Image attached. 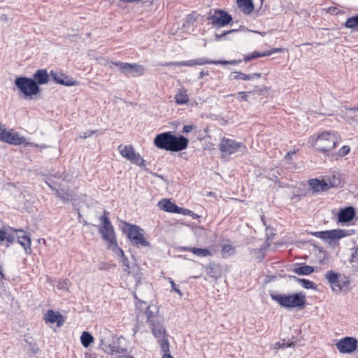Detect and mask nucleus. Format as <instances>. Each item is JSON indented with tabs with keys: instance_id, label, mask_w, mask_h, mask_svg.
Here are the masks:
<instances>
[{
	"instance_id": "20e7f679",
	"label": "nucleus",
	"mask_w": 358,
	"mask_h": 358,
	"mask_svg": "<svg viewBox=\"0 0 358 358\" xmlns=\"http://www.w3.org/2000/svg\"><path fill=\"white\" fill-rule=\"evenodd\" d=\"M271 297L282 307L289 310L293 308L301 310L306 303V296L303 292L293 294H272Z\"/></svg>"
},
{
	"instance_id": "4be33fe9",
	"label": "nucleus",
	"mask_w": 358,
	"mask_h": 358,
	"mask_svg": "<svg viewBox=\"0 0 358 358\" xmlns=\"http://www.w3.org/2000/svg\"><path fill=\"white\" fill-rule=\"evenodd\" d=\"M157 206L159 209L169 213H176L179 210V207L167 199L159 201Z\"/></svg>"
},
{
	"instance_id": "052dcab7",
	"label": "nucleus",
	"mask_w": 358,
	"mask_h": 358,
	"mask_svg": "<svg viewBox=\"0 0 358 358\" xmlns=\"http://www.w3.org/2000/svg\"><path fill=\"white\" fill-rule=\"evenodd\" d=\"M123 358H134L133 356L130 355L129 351L127 350V353L126 354V356H124Z\"/></svg>"
},
{
	"instance_id": "dca6fc26",
	"label": "nucleus",
	"mask_w": 358,
	"mask_h": 358,
	"mask_svg": "<svg viewBox=\"0 0 358 358\" xmlns=\"http://www.w3.org/2000/svg\"><path fill=\"white\" fill-rule=\"evenodd\" d=\"M336 347L341 353H351L356 350L357 341L352 337H345L337 343Z\"/></svg>"
},
{
	"instance_id": "79ce46f5",
	"label": "nucleus",
	"mask_w": 358,
	"mask_h": 358,
	"mask_svg": "<svg viewBox=\"0 0 358 358\" xmlns=\"http://www.w3.org/2000/svg\"><path fill=\"white\" fill-rule=\"evenodd\" d=\"M253 255L257 262H261L265 257V248L252 250Z\"/></svg>"
},
{
	"instance_id": "f8f14e48",
	"label": "nucleus",
	"mask_w": 358,
	"mask_h": 358,
	"mask_svg": "<svg viewBox=\"0 0 358 358\" xmlns=\"http://www.w3.org/2000/svg\"><path fill=\"white\" fill-rule=\"evenodd\" d=\"M352 233L350 232V230L345 229H333V230H327V231H316L314 233V236L320 238L322 240L329 241H335L339 240L343 237L351 235Z\"/></svg>"
},
{
	"instance_id": "7c9ffc66",
	"label": "nucleus",
	"mask_w": 358,
	"mask_h": 358,
	"mask_svg": "<svg viewBox=\"0 0 358 358\" xmlns=\"http://www.w3.org/2000/svg\"><path fill=\"white\" fill-rule=\"evenodd\" d=\"M176 102L178 104H185L188 102L189 98L187 94L186 90L179 89L177 94L175 96Z\"/></svg>"
},
{
	"instance_id": "9b49d317",
	"label": "nucleus",
	"mask_w": 358,
	"mask_h": 358,
	"mask_svg": "<svg viewBox=\"0 0 358 358\" xmlns=\"http://www.w3.org/2000/svg\"><path fill=\"white\" fill-rule=\"evenodd\" d=\"M118 150L124 158H126L131 163L140 166H145V160L140 156L138 153L135 152L131 145H119Z\"/></svg>"
},
{
	"instance_id": "338daca9",
	"label": "nucleus",
	"mask_w": 358,
	"mask_h": 358,
	"mask_svg": "<svg viewBox=\"0 0 358 358\" xmlns=\"http://www.w3.org/2000/svg\"><path fill=\"white\" fill-rule=\"evenodd\" d=\"M62 180L66 181V180H67V179L66 178V177H64V178H62Z\"/></svg>"
},
{
	"instance_id": "680f3d73",
	"label": "nucleus",
	"mask_w": 358,
	"mask_h": 358,
	"mask_svg": "<svg viewBox=\"0 0 358 358\" xmlns=\"http://www.w3.org/2000/svg\"><path fill=\"white\" fill-rule=\"evenodd\" d=\"M208 73H205L203 71L200 72V78H203V76H206Z\"/></svg>"
},
{
	"instance_id": "f3484780",
	"label": "nucleus",
	"mask_w": 358,
	"mask_h": 358,
	"mask_svg": "<svg viewBox=\"0 0 358 358\" xmlns=\"http://www.w3.org/2000/svg\"><path fill=\"white\" fill-rule=\"evenodd\" d=\"M308 185L314 192H324L335 186L331 182H327L325 180L317 178L309 180Z\"/></svg>"
},
{
	"instance_id": "f257e3e1",
	"label": "nucleus",
	"mask_w": 358,
	"mask_h": 358,
	"mask_svg": "<svg viewBox=\"0 0 358 358\" xmlns=\"http://www.w3.org/2000/svg\"><path fill=\"white\" fill-rule=\"evenodd\" d=\"M188 139L182 136L178 137L167 131L157 135L154 140L155 146L159 149L178 152L185 149L188 145Z\"/></svg>"
},
{
	"instance_id": "aec40b11",
	"label": "nucleus",
	"mask_w": 358,
	"mask_h": 358,
	"mask_svg": "<svg viewBox=\"0 0 358 358\" xmlns=\"http://www.w3.org/2000/svg\"><path fill=\"white\" fill-rule=\"evenodd\" d=\"M355 209L352 206H348L342 208L338 214V222L348 223L351 222L355 217Z\"/></svg>"
},
{
	"instance_id": "4c0bfd02",
	"label": "nucleus",
	"mask_w": 358,
	"mask_h": 358,
	"mask_svg": "<svg viewBox=\"0 0 358 358\" xmlns=\"http://www.w3.org/2000/svg\"><path fill=\"white\" fill-rule=\"evenodd\" d=\"M296 280L305 289H315V284L308 279L298 278L294 277Z\"/></svg>"
},
{
	"instance_id": "c9c22d12",
	"label": "nucleus",
	"mask_w": 358,
	"mask_h": 358,
	"mask_svg": "<svg viewBox=\"0 0 358 358\" xmlns=\"http://www.w3.org/2000/svg\"><path fill=\"white\" fill-rule=\"evenodd\" d=\"M236 252V248L231 245H225L222 247V255L224 258L229 257L234 255Z\"/></svg>"
},
{
	"instance_id": "6e6552de",
	"label": "nucleus",
	"mask_w": 358,
	"mask_h": 358,
	"mask_svg": "<svg viewBox=\"0 0 358 358\" xmlns=\"http://www.w3.org/2000/svg\"><path fill=\"white\" fill-rule=\"evenodd\" d=\"M15 84L24 96L31 99L38 95L41 91L39 86L32 78L18 77L15 79Z\"/></svg>"
},
{
	"instance_id": "8fccbe9b",
	"label": "nucleus",
	"mask_w": 358,
	"mask_h": 358,
	"mask_svg": "<svg viewBox=\"0 0 358 358\" xmlns=\"http://www.w3.org/2000/svg\"><path fill=\"white\" fill-rule=\"evenodd\" d=\"M164 65H167V66H186V61L171 62L166 63Z\"/></svg>"
},
{
	"instance_id": "69168bd1",
	"label": "nucleus",
	"mask_w": 358,
	"mask_h": 358,
	"mask_svg": "<svg viewBox=\"0 0 358 358\" xmlns=\"http://www.w3.org/2000/svg\"><path fill=\"white\" fill-rule=\"evenodd\" d=\"M191 216H192V217H194V218H196V217H199V216H198L196 214H195V213H194V215H191Z\"/></svg>"
},
{
	"instance_id": "de8ad7c7",
	"label": "nucleus",
	"mask_w": 358,
	"mask_h": 358,
	"mask_svg": "<svg viewBox=\"0 0 358 358\" xmlns=\"http://www.w3.org/2000/svg\"><path fill=\"white\" fill-rule=\"evenodd\" d=\"M169 282H170V284L171 285L172 290L174 291L175 292H176L177 294H178L180 296H182L183 294L178 289V287H177V285L174 282V281L173 280H171V278H169Z\"/></svg>"
},
{
	"instance_id": "5701e85b",
	"label": "nucleus",
	"mask_w": 358,
	"mask_h": 358,
	"mask_svg": "<svg viewBox=\"0 0 358 358\" xmlns=\"http://www.w3.org/2000/svg\"><path fill=\"white\" fill-rule=\"evenodd\" d=\"M44 320L52 324L57 323L58 327L63 324L62 315L59 313L54 312L52 310H48L44 316Z\"/></svg>"
},
{
	"instance_id": "1a4fd4ad",
	"label": "nucleus",
	"mask_w": 358,
	"mask_h": 358,
	"mask_svg": "<svg viewBox=\"0 0 358 358\" xmlns=\"http://www.w3.org/2000/svg\"><path fill=\"white\" fill-rule=\"evenodd\" d=\"M219 149L223 156L240 152L242 155L247 152V147L242 143L229 138H222Z\"/></svg>"
},
{
	"instance_id": "a18cd8bd",
	"label": "nucleus",
	"mask_w": 358,
	"mask_h": 358,
	"mask_svg": "<svg viewBox=\"0 0 358 358\" xmlns=\"http://www.w3.org/2000/svg\"><path fill=\"white\" fill-rule=\"evenodd\" d=\"M265 55H267V54L266 53L260 54L259 52H254L252 53L245 55L244 59L245 62H247V61H250L251 59H255V58H257V57H259L262 56H265Z\"/></svg>"
},
{
	"instance_id": "bb28decb",
	"label": "nucleus",
	"mask_w": 358,
	"mask_h": 358,
	"mask_svg": "<svg viewBox=\"0 0 358 358\" xmlns=\"http://www.w3.org/2000/svg\"><path fill=\"white\" fill-rule=\"evenodd\" d=\"M185 251H189L192 252L194 255L200 257H210L212 255L211 252L206 248H187L184 247L182 248Z\"/></svg>"
},
{
	"instance_id": "09e8293b",
	"label": "nucleus",
	"mask_w": 358,
	"mask_h": 358,
	"mask_svg": "<svg viewBox=\"0 0 358 358\" xmlns=\"http://www.w3.org/2000/svg\"><path fill=\"white\" fill-rule=\"evenodd\" d=\"M350 151V148L349 146L344 145L339 150H338V155L340 156H345L347 155Z\"/></svg>"
},
{
	"instance_id": "39448f33",
	"label": "nucleus",
	"mask_w": 358,
	"mask_h": 358,
	"mask_svg": "<svg viewBox=\"0 0 358 358\" xmlns=\"http://www.w3.org/2000/svg\"><path fill=\"white\" fill-rule=\"evenodd\" d=\"M62 178V175L56 174L48 178L45 182L64 203H73L76 200L77 195L74 190L70 189H65L64 184L58 182L57 180Z\"/></svg>"
},
{
	"instance_id": "412c9836",
	"label": "nucleus",
	"mask_w": 358,
	"mask_h": 358,
	"mask_svg": "<svg viewBox=\"0 0 358 358\" xmlns=\"http://www.w3.org/2000/svg\"><path fill=\"white\" fill-rule=\"evenodd\" d=\"M51 76L54 80L59 84L66 85V86H73L76 84V81L73 78H69L64 74L57 73V72H51Z\"/></svg>"
},
{
	"instance_id": "4d7b16f0",
	"label": "nucleus",
	"mask_w": 358,
	"mask_h": 358,
	"mask_svg": "<svg viewBox=\"0 0 358 358\" xmlns=\"http://www.w3.org/2000/svg\"><path fill=\"white\" fill-rule=\"evenodd\" d=\"M270 180H273V179L270 178ZM273 182H274L275 184H277V183H278V187H284V185H282L281 184V182H278V181L277 180V177H275V178L273 180Z\"/></svg>"
},
{
	"instance_id": "3c124183",
	"label": "nucleus",
	"mask_w": 358,
	"mask_h": 358,
	"mask_svg": "<svg viewBox=\"0 0 358 358\" xmlns=\"http://www.w3.org/2000/svg\"><path fill=\"white\" fill-rule=\"evenodd\" d=\"M176 213L182 214L185 215H194V213H193L192 210L188 209H185L179 207V210Z\"/></svg>"
},
{
	"instance_id": "ddd939ff",
	"label": "nucleus",
	"mask_w": 358,
	"mask_h": 358,
	"mask_svg": "<svg viewBox=\"0 0 358 358\" xmlns=\"http://www.w3.org/2000/svg\"><path fill=\"white\" fill-rule=\"evenodd\" d=\"M209 20L213 27L220 28L228 24L232 20V17L224 10H216L214 13L209 17Z\"/></svg>"
},
{
	"instance_id": "473e14b6",
	"label": "nucleus",
	"mask_w": 358,
	"mask_h": 358,
	"mask_svg": "<svg viewBox=\"0 0 358 358\" xmlns=\"http://www.w3.org/2000/svg\"><path fill=\"white\" fill-rule=\"evenodd\" d=\"M211 64V60H208L206 58H199L196 59H190L186 61V66H194L197 65H204Z\"/></svg>"
},
{
	"instance_id": "6ab92c4d",
	"label": "nucleus",
	"mask_w": 358,
	"mask_h": 358,
	"mask_svg": "<svg viewBox=\"0 0 358 358\" xmlns=\"http://www.w3.org/2000/svg\"><path fill=\"white\" fill-rule=\"evenodd\" d=\"M15 238L17 239V242L24 248L27 254L31 253V238L27 235L26 232L22 230H14Z\"/></svg>"
},
{
	"instance_id": "774afa93",
	"label": "nucleus",
	"mask_w": 358,
	"mask_h": 358,
	"mask_svg": "<svg viewBox=\"0 0 358 358\" xmlns=\"http://www.w3.org/2000/svg\"><path fill=\"white\" fill-rule=\"evenodd\" d=\"M357 110H358V108H357Z\"/></svg>"
},
{
	"instance_id": "5fc2aeb1",
	"label": "nucleus",
	"mask_w": 358,
	"mask_h": 358,
	"mask_svg": "<svg viewBox=\"0 0 358 358\" xmlns=\"http://www.w3.org/2000/svg\"><path fill=\"white\" fill-rule=\"evenodd\" d=\"M94 132H95L94 131H87V132L83 133V135L80 134V137L83 138H86L87 137L91 136L92 135V134H94Z\"/></svg>"
},
{
	"instance_id": "b1692460",
	"label": "nucleus",
	"mask_w": 358,
	"mask_h": 358,
	"mask_svg": "<svg viewBox=\"0 0 358 358\" xmlns=\"http://www.w3.org/2000/svg\"><path fill=\"white\" fill-rule=\"evenodd\" d=\"M260 76L259 74L257 73H252V74H245L239 71L231 72L229 74V78L230 80H252L255 78H259Z\"/></svg>"
},
{
	"instance_id": "ea45409f",
	"label": "nucleus",
	"mask_w": 358,
	"mask_h": 358,
	"mask_svg": "<svg viewBox=\"0 0 358 358\" xmlns=\"http://www.w3.org/2000/svg\"><path fill=\"white\" fill-rule=\"evenodd\" d=\"M158 342L161 347V350L164 352L163 355H170L169 353V343L168 339L166 337H163L162 338L158 339Z\"/></svg>"
},
{
	"instance_id": "a19ab883",
	"label": "nucleus",
	"mask_w": 358,
	"mask_h": 358,
	"mask_svg": "<svg viewBox=\"0 0 358 358\" xmlns=\"http://www.w3.org/2000/svg\"><path fill=\"white\" fill-rule=\"evenodd\" d=\"M58 289L68 290L70 286V282L68 280H58L55 281Z\"/></svg>"
},
{
	"instance_id": "bf43d9fd",
	"label": "nucleus",
	"mask_w": 358,
	"mask_h": 358,
	"mask_svg": "<svg viewBox=\"0 0 358 358\" xmlns=\"http://www.w3.org/2000/svg\"><path fill=\"white\" fill-rule=\"evenodd\" d=\"M145 302L139 301L138 303H136V306H138V308H142V305H145Z\"/></svg>"
},
{
	"instance_id": "a211bd4d",
	"label": "nucleus",
	"mask_w": 358,
	"mask_h": 358,
	"mask_svg": "<svg viewBox=\"0 0 358 358\" xmlns=\"http://www.w3.org/2000/svg\"><path fill=\"white\" fill-rule=\"evenodd\" d=\"M145 315L150 324H159L164 321L163 317L159 314V308L156 305L151 304L147 306Z\"/></svg>"
},
{
	"instance_id": "c85d7f7f",
	"label": "nucleus",
	"mask_w": 358,
	"mask_h": 358,
	"mask_svg": "<svg viewBox=\"0 0 358 358\" xmlns=\"http://www.w3.org/2000/svg\"><path fill=\"white\" fill-rule=\"evenodd\" d=\"M293 272L299 275H307L314 272V268L304 264L294 268Z\"/></svg>"
},
{
	"instance_id": "6e6d98bb",
	"label": "nucleus",
	"mask_w": 358,
	"mask_h": 358,
	"mask_svg": "<svg viewBox=\"0 0 358 358\" xmlns=\"http://www.w3.org/2000/svg\"><path fill=\"white\" fill-rule=\"evenodd\" d=\"M294 155H295V151L289 152L286 154L285 159L289 160V159H291L292 156Z\"/></svg>"
},
{
	"instance_id": "9d476101",
	"label": "nucleus",
	"mask_w": 358,
	"mask_h": 358,
	"mask_svg": "<svg viewBox=\"0 0 358 358\" xmlns=\"http://www.w3.org/2000/svg\"><path fill=\"white\" fill-rule=\"evenodd\" d=\"M101 227L99 231L102 236V238L107 242L110 243L115 246H117L116 238L115 236L114 229L111 225L109 220L106 216H101L100 217Z\"/></svg>"
},
{
	"instance_id": "37998d69",
	"label": "nucleus",
	"mask_w": 358,
	"mask_h": 358,
	"mask_svg": "<svg viewBox=\"0 0 358 358\" xmlns=\"http://www.w3.org/2000/svg\"><path fill=\"white\" fill-rule=\"evenodd\" d=\"M253 94L252 92H239L237 99L239 101H247L249 100L250 96Z\"/></svg>"
},
{
	"instance_id": "0e129e2a",
	"label": "nucleus",
	"mask_w": 358,
	"mask_h": 358,
	"mask_svg": "<svg viewBox=\"0 0 358 358\" xmlns=\"http://www.w3.org/2000/svg\"><path fill=\"white\" fill-rule=\"evenodd\" d=\"M262 220L264 224L266 225V219H265V216L264 215L262 216Z\"/></svg>"
},
{
	"instance_id": "f03ea898",
	"label": "nucleus",
	"mask_w": 358,
	"mask_h": 358,
	"mask_svg": "<svg viewBox=\"0 0 358 358\" xmlns=\"http://www.w3.org/2000/svg\"><path fill=\"white\" fill-rule=\"evenodd\" d=\"M108 334V336L101 338L100 348L108 355L115 356L117 358H123L127 353L125 338L123 336L113 337L110 332Z\"/></svg>"
},
{
	"instance_id": "2eb2a0df",
	"label": "nucleus",
	"mask_w": 358,
	"mask_h": 358,
	"mask_svg": "<svg viewBox=\"0 0 358 358\" xmlns=\"http://www.w3.org/2000/svg\"><path fill=\"white\" fill-rule=\"evenodd\" d=\"M128 238L132 241L133 244L145 246L148 242L144 239L142 234V229L136 226H130L127 233Z\"/></svg>"
},
{
	"instance_id": "c756f323",
	"label": "nucleus",
	"mask_w": 358,
	"mask_h": 358,
	"mask_svg": "<svg viewBox=\"0 0 358 358\" xmlns=\"http://www.w3.org/2000/svg\"><path fill=\"white\" fill-rule=\"evenodd\" d=\"M237 4L245 13H250L253 10L252 0H237Z\"/></svg>"
},
{
	"instance_id": "a878e982",
	"label": "nucleus",
	"mask_w": 358,
	"mask_h": 358,
	"mask_svg": "<svg viewBox=\"0 0 358 358\" xmlns=\"http://www.w3.org/2000/svg\"><path fill=\"white\" fill-rule=\"evenodd\" d=\"M33 79L37 85H44L49 81V76L46 70L39 69L34 74Z\"/></svg>"
},
{
	"instance_id": "e2e57ef3",
	"label": "nucleus",
	"mask_w": 358,
	"mask_h": 358,
	"mask_svg": "<svg viewBox=\"0 0 358 358\" xmlns=\"http://www.w3.org/2000/svg\"><path fill=\"white\" fill-rule=\"evenodd\" d=\"M162 358H173L171 355H165L162 356Z\"/></svg>"
},
{
	"instance_id": "393cba45",
	"label": "nucleus",
	"mask_w": 358,
	"mask_h": 358,
	"mask_svg": "<svg viewBox=\"0 0 358 358\" xmlns=\"http://www.w3.org/2000/svg\"><path fill=\"white\" fill-rule=\"evenodd\" d=\"M15 239L14 230H0V244L9 245Z\"/></svg>"
},
{
	"instance_id": "864d4df0",
	"label": "nucleus",
	"mask_w": 358,
	"mask_h": 358,
	"mask_svg": "<svg viewBox=\"0 0 358 358\" xmlns=\"http://www.w3.org/2000/svg\"><path fill=\"white\" fill-rule=\"evenodd\" d=\"M194 128V127L193 125H185L183 127V132L185 133H189L192 130H193Z\"/></svg>"
},
{
	"instance_id": "4468645a",
	"label": "nucleus",
	"mask_w": 358,
	"mask_h": 358,
	"mask_svg": "<svg viewBox=\"0 0 358 358\" xmlns=\"http://www.w3.org/2000/svg\"><path fill=\"white\" fill-rule=\"evenodd\" d=\"M113 64L120 67V69L126 75L132 76L134 77L142 76L144 73L143 66L137 64H129L124 62H113Z\"/></svg>"
},
{
	"instance_id": "72a5a7b5",
	"label": "nucleus",
	"mask_w": 358,
	"mask_h": 358,
	"mask_svg": "<svg viewBox=\"0 0 358 358\" xmlns=\"http://www.w3.org/2000/svg\"><path fill=\"white\" fill-rule=\"evenodd\" d=\"M80 340L82 345L87 348L93 342L94 338L90 333L84 331L80 336Z\"/></svg>"
},
{
	"instance_id": "58836bf2",
	"label": "nucleus",
	"mask_w": 358,
	"mask_h": 358,
	"mask_svg": "<svg viewBox=\"0 0 358 358\" xmlns=\"http://www.w3.org/2000/svg\"><path fill=\"white\" fill-rule=\"evenodd\" d=\"M345 26L347 28H358V14L347 19Z\"/></svg>"
},
{
	"instance_id": "423d86ee",
	"label": "nucleus",
	"mask_w": 358,
	"mask_h": 358,
	"mask_svg": "<svg viewBox=\"0 0 358 358\" xmlns=\"http://www.w3.org/2000/svg\"><path fill=\"white\" fill-rule=\"evenodd\" d=\"M0 140L13 145H20L24 143L26 145H34L40 148H46L45 145H39L38 144L27 142L24 136H20L13 129L6 128L3 124H0Z\"/></svg>"
},
{
	"instance_id": "c03bdc74",
	"label": "nucleus",
	"mask_w": 358,
	"mask_h": 358,
	"mask_svg": "<svg viewBox=\"0 0 358 358\" xmlns=\"http://www.w3.org/2000/svg\"><path fill=\"white\" fill-rule=\"evenodd\" d=\"M269 53L270 56L276 53H280V57H285L287 55L288 52L285 48H270Z\"/></svg>"
},
{
	"instance_id": "13d9d810",
	"label": "nucleus",
	"mask_w": 358,
	"mask_h": 358,
	"mask_svg": "<svg viewBox=\"0 0 358 358\" xmlns=\"http://www.w3.org/2000/svg\"><path fill=\"white\" fill-rule=\"evenodd\" d=\"M4 278V275L3 273L2 268L0 266V280Z\"/></svg>"
},
{
	"instance_id": "2f4dec72",
	"label": "nucleus",
	"mask_w": 358,
	"mask_h": 358,
	"mask_svg": "<svg viewBox=\"0 0 358 358\" xmlns=\"http://www.w3.org/2000/svg\"><path fill=\"white\" fill-rule=\"evenodd\" d=\"M118 255L121 257V262L124 268V271L127 273L128 275L130 274V266L127 258L124 256L123 250L117 246Z\"/></svg>"
},
{
	"instance_id": "7ed1b4c3",
	"label": "nucleus",
	"mask_w": 358,
	"mask_h": 358,
	"mask_svg": "<svg viewBox=\"0 0 358 358\" xmlns=\"http://www.w3.org/2000/svg\"><path fill=\"white\" fill-rule=\"evenodd\" d=\"M341 136L335 131H324L311 136L309 143L318 151L325 153L333 150L341 141Z\"/></svg>"
},
{
	"instance_id": "0eeeda50",
	"label": "nucleus",
	"mask_w": 358,
	"mask_h": 358,
	"mask_svg": "<svg viewBox=\"0 0 358 358\" xmlns=\"http://www.w3.org/2000/svg\"><path fill=\"white\" fill-rule=\"evenodd\" d=\"M325 278L332 291L336 294L340 293L342 290L348 289L350 284L349 276L336 273L332 270L327 272Z\"/></svg>"
},
{
	"instance_id": "603ef678",
	"label": "nucleus",
	"mask_w": 358,
	"mask_h": 358,
	"mask_svg": "<svg viewBox=\"0 0 358 358\" xmlns=\"http://www.w3.org/2000/svg\"><path fill=\"white\" fill-rule=\"evenodd\" d=\"M234 31H235V30L234 29H231V30L223 32L221 35L216 34H215V40L216 41H220L222 36H226V35H227V34H229L230 33H232Z\"/></svg>"
},
{
	"instance_id": "f704fd0d",
	"label": "nucleus",
	"mask_w": 358,
	"mask_h": 358,
	"mask_svg": "<svg viewBox=\"0 0 358 358\" xmlns=\"http://www.w3.org/2000/svg\"><path fill=\"white\" fill-rule=\"evenodd\" d=\"M294 345V341H292L291 340L285 341V339H282V340L275 343L273 345V348L275 349H281V348L284 349V348L292 347Z\"/></svg>"
},
{
	"instance_id": "49530a36",
	"label": "nucleus",
	"mask_w": 358,
	"mask_h": 358,
	"mask_svg": "<svg viewBox=\"0 0 358 358\" xmlns=\"http://www.w3.org/2000/svg\"><path fill=\"white\" fill-rule=\"evenodd\" d=\"M241 60H230V61H224V60H211V64H237L240 63Z\"/></svg>"
},
{
	"instance_id": "cd10ccee",
	"label": "nucleus",
	"mask_w": 358,
	"mask_h": 358,
	"mask_svg": "<svg viewBox=\"0 0 358 358\" xmlns=\"http://www.w3.org/2000/svg\"><path fill=\"white\" fill-rule=\"evenodd\" d=\"M163 322L161 323L157 324V322H155V324H150L152 326V334H154L155 337L160 339L163 337H166V330L162 324Z\"/></svg>"
},
{
	"instance_id": "e433bc0d",
	"label": "nucleus",
	"mask_w": 358,
	"mask_h": 358,
	"mask_svg": "<svg viewBox=\"0 0 358 358\" xmlns=\"http://www.w3.org/2000/svg\"><path fill=\"white\" fill-rule=\"evenodd\" d=\"M350 264L354 272H358V247L352 253L350 259Z\"/></svg>"
}]
</instances>
